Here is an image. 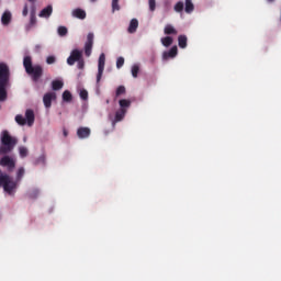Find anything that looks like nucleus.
I'll return each mask as SVG.
<instances>
[{
  "label": "nucleus",
  "mask_w": 281,
  "mask_h": 281,
  "mask_svg": "<svg viewBox=\"0 0 281 281\" xmlns=\"http://www.w3.org/2000/svg\"><path fill=\"white\" fill-rule=\"evenodd\" d=\"M177 55H178V47H177V46H173L170 50L165 52V53L162 54V58H164L165 60H168V59H170V58H175Z\"/></svg>",
  "instance_id": "9b49d317"
},
{
  "label": "nucleus",
  "mask_w": 281,
  "mask_h": 281,
  "mask_svg": "<svg viewBox=\"0 0 281 281\" xmlns=\"http://www.w3.org/2000/svg\"><path fill=\"white\" fill-rule=\"evenodd\" d=\"M268 2H270V3H272V2H274L276 0H267Z\"/></svg>",
  "instance_id": "79ce46f5"
},
{
  "label": "nucleus",
  "mask_w": 281,
  "mask_h": 281,
  "mask_svg": "<svg viewBox=\"0 0 281 281\" xmlns=\"http://www.w3.org/2000/svg\"><path fill=\"white\" fill-rule=\"evenodd\" d=\"M179 46L186 48L188 46V37L186 35H180L178 37Z\"/></svg>",
  "instance_id": "a211bd4d"
},
{
  "label": "nucleus",
  "mask_w": 281,
  "mask_h": 281,
  "mask_svg": "<svg viewBox=\"0 0 281 281\" xmlns=\"http://www.w3.org/2000/svg\"><path fill=\"white\" fill-rule=\"evenodd\" d=\"M68 132L66 130H64V136L67 137Z\"/></svg>",
  "instance_id": "ea45409f"
},
{
  "label": "nucleus",
  "mask_w": 281,
  "mask_h": 281,
  "mask_svg": "<svg viewBox=\"0 0 281 281\" xmlns=\"http://www.w3.org/2000/svg\"><path fill=\"white\" fill-rule=\"evenodd\" d=\"M10 86V69L4 63H0V101L8 98L7 88Z\"/></svg>",
  "instance_id": "f03ea898"
},
{
  "label": "nucleus",
  "mask_w": 281,
  "mask_h": 281,
  "mask_svg": "<svg viewBox=\"0 0 281 281\" xmlns=\"http://www.w3.org/2000/svg\"><path fill=\"white\" fill-rule=\"evenodd\" d=\"M125 63V59L123 57H119L116 61V67L120 69Z\"/></svg>",
  "instance_id": "f704fd0d"
},
{
  "label": "nucleus",
  "mask_w": 281,
  "mask_h": 281,
  "mask_svg": "<svg viewBox=\"0 0 281 281\" xmlns=\"http://www.w3.org/2000/svg\"><path fill=\"white\" fill-rule=\"evenodd\" d=\"M2 167H7L9 171H12L15 168V161L10 156H4L0 160Z\"/></svg>",
  "instance_id": "6e6552de"
},
{
  "label": "nucleus",
  "mask_w": 281,
  "mask_h": 281,
  "mask_svg": "<svg viewBox=\"0 0 281 281\" xmlns=\"http://www.w3.org/2000/svg\"><path fill=\"white\" fill-rule=\"evenodd\" d=\"M63 100L66 102H70L72 100V95H71L70 91H68V90L64 91Z\"/></svg>",
  "instance_id": "b1692460"
},
{
  "label": "nucleus",
  "mask_w": 281,
  "mask_h": 281,
  "mask_svg": "<svg viewBox=\"0 0 281 281\" xmlns=\"http://www.w3.org/2000/svg\"><path fill=\"white\" fill-rule=\"evenodd\" d=\"M25 170L23 167L19 168L16 173V180H14L12 177H10L7 173H3L0 170V187H3L4 193L9 194V196H14L16 189L19 187V182L24 176Z\"/></svg>",
  "instance_id": "f257e3e1"
},
{
  "label": "nucleus",
  "mask_w": 281,
  "mask_h": 281,
  "mask_svg": "<svg viewBox=\"0 0 281 281\" xmlns=\"http://www.w3.org/2000/svg\"><path fill=\"white\" fill-rule=\"evenodd\" d=\"M63 87H64V82L60 81V80H54V81L52 82V88H53V90H55V91L60 90Z\"/></svg>",
  "instance_id": "aec40b11"
},
{
  "label": "nucleus",
  "mask_w": 281,
  "mask_h": 281,
  "mask_svg": "<svg viewBox=\"0 0 281 281\" xmlns=\"http://www.w3.org/2000/svg\"><path fill=\"white\" fill-rule=\"evenodd\" d=\"M38 194L40 191L37 189H33L32 191H30L29 196L30 199H37Z\"/></svg>",
  "instance_id": "c756f323"
},
{
  "label": "nucleus",
  "mask_w": 281,
  "mask_h": 281,
  "mask_svg": "<svg viewBox=\"0 0 281 281\" xmlns=\"http://www.w3.org/2000/svg\"><path fill=\"white\" fill-rule=\"evenodd\" d=\"M15 121H16V123L20 124V125H25V124H26L25 117H23L21 114H18V115L15 116Z\"/></svg>",
  "instance_id": "bb28decb"
},
{
  "label": "nucleus",
  "mask_w": 281,
  "mask_h": 281,
  "mask_svg": "<svg viewBox=\"0 0 281 281\" xmlns=\"http://www.w3.org/2000/svg\"><path fill=\"white\" fill-rule=\"evenodd\" d=\"M22 14H23V16H26L29 14V7H27V4L24 5Z\"/></svg>",
  "instance_id": "58836bf2"
},
{
  "label": "nucleus",
  "mask_w": 281,
  "mask_h": 281,
  "mask_svg": "<svg viewBox=\"0 0 281 281\" xmlns=\"http://www.w3.org/2000/svg\"><path fill=\"white\" fill-rule=\"evenodd\" d=\"M45 162H46V156L43 154L37 159H35L33 164L34 166H38V165H45Z\"/></svg>",
  "instance_id": "412c9836"
},
{
  "label": "nucleus",
  "mask_w": 281,
  "mask_h": 281,
  "mask_svg": "<svg viewBox=\"0 0 281 281\" xmlns=\"http://www.w3.org/2000/svg\"><path fill=\"white\" fill-rule=\"evenodd\" d=\"M138 72H139V67H138L137 65H134V66L132 67V75H133V77H134V78H137Z\"/></svg>",
  "instance_id": "7c9ffc66"
},
{
  "label": "nucleus",
  "mask_w": 281,
  "mask_h": 281,
  "mask_svg": "<svg viewBox=\"0 0 281 281\" xmlns=\"http://www.w3.org/2000/svg\"><path fill=\"white\" fill-rule=\"evenodd\" d=\"M25 120H26L29 126L33 125V123L35 121V115H34L33 110H31V109L26 110Z\"/></svg>",
  "instance_id": "ddd939ff"
},
{
  "label": "nucleus",
  "mask_w": 281,
  "mask_h": 281,
  "mask_svg": "<svg viewBox=\"0 0 281 281\" xmlns=\"http://www.w3.org/2000/svg\"><path fill=\"white\" fill-rule=\"evenodd\" d=\"M19 151H20V156H21L22 158L26 157L27 154H29L27 148L24 147V146H21V147L19 148Z\"/></svg>",
  "instance_id": "cd10ccee"
},
{
  "label": "nucleus",
  "mask_w": 281,
  "mask_h": 281,
  "mask_svg": "<svg viewBox=\"0 0 281 281\" xmlns=\"http://www.w3.org/2000/svg\"><path fill=\"white\" fill-rule=\"evenodd\" d=\"M184 11L188 13V14H191L195 7L192 2V0H186V7H184V3L182 1H179L176 5H175V11L178 12V13H181L182 11Z\"/></svg>",
  "instance_id": "423d86ee"
},
{
  "label": "nucleus",
  "mask_w": 281,
  "mask_h": 281,
  "mask_svg": "<svg viewBox=\"0 0 281 281\" xmlns=\"http://www.w3.org/2000/svg\"><path fill=\"white\" fill-rule=\"evenodd\" d=\"M67 33H68V30H67L66 26H59V27H58V34H59V36H66Z\"/></svg>",
  "instance_id": "c85d7f7f"
},
{
  "label": "nucleus",
  "mask_w": 281,
  "mask_h": 281,
  "mask_svg": "<svg viewBox=\"0 0 281 281\" xmlns=\"http://www.w3.org/2000/svg\"><path fill=\"white\" fill-rule=\"evenodd\" d=\"M30 2H32V5L35 4V0H29Z\"/></svg>",
  "instance_id": "a19ab883"
},
{
  "label": "nucleus",
  "mask_w": 281,
  "mask_h": 281,
  "mask_svg": "<svg viewBox=\"0 0 281 281\" xmlns=\"http://www.w3.org/2000/svg\"><path fill=\"white\" fill-rule=\"evenodd\" d=\"M91 134V131L89 127H79L77 131V135L79 138H87Z\"/></svg>",
  "instance_id": "f8f14e48"
},
{
  "label": "nucleus",
  "mask_w": 281,
  "mask_h": 281,
  "mask_svg": "<svg viewBox=\"0 0 281 281\" xmlns=\"http://www.w3.org/2000/svg\"><path fill=\"white\" fill-rule=\"evenodd\" d=\"M149 9L151 12L156 10V0H149Z\"/></svg>",
  "instance_id": "c9c22d12"
},
{
  "label": "nucleus",
  "mask_w": 281,
  "mask_h": 281,
  "mask_svg": "<svg viewBox=\"0 0 281 281\" xmlns=\"http://www.w3.org/2000/svg\"><path fill=\"white\" fill-rule=\"evenodd\" d=\"M11 21V13L10 12H4L2 18H1V22L3 25H8Z\"/></svg>",
  "instance_id": "6ab92c4d"
},
{
  "label": "nucleus",
  "mask_w": 281,
  "mask_h": 281,
  "mask_svg": "<svg viewBox=\"0 0 281 281\" xmlns=\"http://www.w3.org/2000/svg\"><path fill=\"white\" fill-rule=\"evenodd\" d=\"M76 63H78V68L79 69H83L85 68V59L82 57V52L79 49H74L70 54V56L67 59V64L69 66L75 65Z\"/></svg>",
  "instance_id": "39448f33"
},
{
  "label": "nucleus",
  "mask_w": 281,
  "mask_h": 281,
  "mask_svg": "<svg viewBox=\"0 0 281 281\" xmlns=\"http://www.w3.org/2000/svg\"><path fill=\"white\" fill-rule=\"evenodd\" d=\"M130 105H131V101L130 100H126V99L120 100L121 109H125L126 110V108H130Z\"/></svg>",
  "instance_id": "a878e982"
},
{
  "label": "nucleus",
  "mask_w": 281,
  "mask_h": 281,
  "mask_svg": "<svg viewBox=\"0 0 281 281\" xmlns=\"http://www.w3.org/2000/svg\"><path fill=\"white\" fill-rule=\"evenodd\" d=\"M56 100V93L55 92H47L44 98H43V102L44 105L48 109L52 106V101Z\"/></svg>",
  "instance_id": "9d476101"
},
{
  "label": "nucleus",
  "mask_w": 281,
  "mask_h": 281,
  "mask_svg": "<svg viewBox=\"0 0 281 281\" xmlns=\"http://www.w3.org/2000/svg\"><path fill=\"white\" fill-rule=\"evenodd\" d=\"M91 2H95L97 0H90Z\"/></svg>",
  "instance_id": "37998d69"
},
{
  "label": "nucleus",
  "mask_w": 281,
  "mask_h": 281,
  "mask_svg": "<svg viewBox=\"0 0 281 281\" xmlns=\"http://www.w3.org/2000/svg\"><path fill=\"white\" fill-rule=\"evenodd\" d=\"M36 7L33 4L31 7V12H30V23L25 26V30L29 32L33 26L36 25Z\"/></svg>",
  "instance_id": "1a4fd4ad"
},
{
  "label": "nucleus",
  "mask_w": 281,
  "mask_h": 281,
  "mask_svg": "<svg viewBox=\"0 0 281 281\" xmlns=\"http://www.w3.org/2000/svg\"><path fill=\"white\" fill-rule=\"evenodd\" d=\"M18 140L10 136L8 131H3L1 133V146H0V154L7 155L11 153L16 145Z\"/></svg>",
  "instance_id": "20e7f679"
},
{
  "label": "nucleus",
  "mask_w": 281,
  "mask_h": 281,
  "mask_svg": "<svg viewBox=\"0 0 281 281\" xmlns=\"http://www.w3.org/2000/svg\"><path fill=\"white\" fill-rule=\"evenodd\" d=\"M92 46H93V44H88V43H86V45H85V54H86V56H90L91 55V53H92Z\"/></svg>",
  "instance_id": "393cba45"
},
{
  "label": "nucleus",
  "mask_w": 281,
  "mask_h": 281,
  "mask_svg": "<svg viewBox=\"0 0 281 281\" xmlns=\"http://www.w3.org/2000/svg\"><path fill=\"white\" fill-rule=\"evenodd\" d=\"M126 92V89L124 86H120L116 90V95H121V94H124Z\"/></svg>",
  "instance_id": "72a5a7b5"
},
{
  "label": "nucleus",
  "mask_w": 281,
  "mask_h": 281,
  "mask_svg": "<svg viewBox=\"0 0 281 281\" xmlns=\"http://www.w3.org/2000/svg\"><path fill=\"white\" fill-rule=\"evenodd\" d=\"M178 32L176 31V29L168 24L166 27H165V34L167 35H170V34H177Z\"/></svg>",
  "instance_id": "4be33fe9"
},
{
  "label": "nucleus",
  "mask_w": 281,
  "mask_h": 281,
  "mask_svg": "<svg viewBox=\"0 0 281 281\" xmlns=\"http://www.w3.org/2000/svg\"><path fill=\"white\" fill-rule=\"evenodd\" d=\"M53 13V7L48 5L47 8L43 9L40 13V18H49Z\"/></svg>",
  "instance_id": "2eb2a0df"
},
{
  "label": "nucleus",
  "mask_w": 281,
  "mask_h": 281,
  "mask_svg": "<svg viewBox=\"0 0 281 281\" xmlns=\"http://www.w3.org/2000/svg\"><path fill=\"white\" fill-rule=\"evenodd\" d=\"M119 1L120 0H112V11L113 12L120 10Z\"/></svg>",
  "instance_id": "2f4dec72"
},
{
  "label": "nucleus",
  "mask_w": 281,
  "mask_h": 281,
  "mask_svg": "<svg viewBox=\"0 0 281 281\" xmlns=\"http://www.w3.org/2000/svg\"><path fill=\"white\" fill-rule=\"evenodd\" d=\"M104 67H105V55L101 54L99 57V64H98V75H97V82L99 83L103 71H104Z\"/></svg>",
  "instance_id": "0eeeda50"
},
{
  "label": "nucleus",
  "mask_w": 281,
  "mask_h": 281,
  "mask_svg": "<svg viewBox=\"0 0 281 281\" xmlns=\"http://www.w3.org/2000/svg\"><path fill=\"white\" fill-rule=\"evenodd\" d=\"M23 66L25 71L32 76L33 81L37 82L38 79L43 76V68L40 65H32V58L30 56H25L23 59Z\"/></svg>",
  "instance_id": "7ed1b4c3"
},
{
  "label": "nucleus",
  "mask_w": 281,
  "mask_h": 281,
  "mask_svg": "<svg viewBox=\"0 0 281 281\" xmlns=\"http://www.w3.org/2000/svg\"><path fill=\"white\" fill-rule=\"evenodd\" d=\"M93 38H94L93 33H89L88 36H87V42H86V44H91V45H93Z\"/></svg>",
  "instance_id": "473e14b6"
},
{
  "label": "nucleus",
  "mask_w": 281,
  "mask_h": 281,
  "mask_svg": "<svg viewBox=\"0 0 281 281\" xmlns=\"http://www.w3.org/2000/svg\"><path fill=\"white\" fill-rule=\"evenodd\" d=\"M137 27H138V21L136 19H133L130 23V26H128V33L133 34L137 31Z\"/></svg>",
  "instance_id": "dca6fc26"
},
{
  "label": "nucleus",
  "mask_w": 281,
  "mask_h": 281,
  "mask_svg": "<svg viewBox=\"0 0 281 281\" xmlns=\"http://www.w3.org/2000/svg\"><path fill=\"white\" fill-rule=\"evenodd\" d=\"M72 16L77 18V19H80V20H85L86 16H87V13L82 9H76V10L72 11Z\"/></svg>",
  "instance_id": "4468645a"
},
{
  "label": "nucleus",
  "mask_w": 281,
  "mask_h": 281,
  "mask_svg": "<svg viewBox=\"0 0 281 281\" xmlns=\"http://www.w3.org/2000/svg\"><path fill=\"white\" fill-rule=\"evenodd\" d=\"M80 98L82 100H87L88 99V91L87 90H81L80 91Z\"/></svg>",
  "instance_id": "4c0bfd02"
},
{
  "label": "nucleus",
  "mask_w": 281,
  "mask_h": 281,
  "mask_svg": "<svg viewBox=\"0 0 281 281\" xmlns=\"http://www.w3.org/2000/svg\"><path fill=\"white\" fill-rule=\"evenodd\" d=\"M161 43L164 46L169 47L173 43V40H172V37L167 36V37L161 38Z\"/></svg>",
  "instance_id": "5701e85b"
},
{
  "label": "nucleus",
  "mask_w": 281,
  "mask_h": 281,
  "mask_svg": "<svg viewBox=\"0 0 281 281\" xmlns=\"http://www.w3.org/2000/svg\"><path fill=\"white\" fill-rule=\"evenodd\" d=\"M55 61H56L55 56H48L47 59H46V63L48 65H53V64H55Z\"/></svg>",
  "instance_id": "e433bc0d"
},
{
  "label": "nucleus",
  "mask_w": 281,
  "mask_h": 281,
  "mask_svg": "<svg viewBox=\"0 0 281 281\" xmlns=\"http://www.w3.org/2000/svg\"><path fill=\"white\" fill-rule=\"evenodd\" d=\"M125 114H126V110H125V109H120V110L116 112V114H115V120H114V122H120V121H122V120L124 119Z\"/></svg>",
  "instance_id": "f3484780"
}]
</instances>
